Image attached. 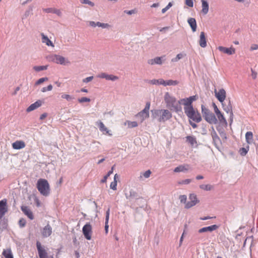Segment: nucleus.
<instances>
[{
  "label": "nucleus",
  "instance_id": "nucleus-60",
  "mask_svg": "<svg viewBox=\"0 0 258 258\" xmlns=\"http://www.w3.org/2000/svg\"><path fill=\"white\" fill-rule=\"evenodd\" d=\"M124 12L126 13L127 14H128V15H132V14H133L135 13L134 10L125 11Z\"/></svg>",
  "mask_w": 258,
  "mask_h": 258
},
{
  "label": "nucleus",
  "instance_id": "nucleus-8",
  "mask_svg": "<svg viewBox=\"0 0 258 258\" xmlns=\"http://www.w3.org/2000/svg\"><path fill=\"white\" fill-rule=\"evenodd\" d=\"M150 107V103L148 102L146 104L145 108L140 112H139L136 116L139 117L141 120V122H142L145 119L149 117V109Z\"/></svg>",
  "mask_w": 258,
  "mask_h": 258
},
{
  "label": "nucleus",
  "instance_id": "nucleus-44",
  "mask_svg": "<svg viewBox=\"0 0 258 258\" xmlns=\"http://www.w3.org/2000/svg\"><path fill=\"white\" fill-rule=\"evenodd\" d=\"M52 89V85L50 84V85H49L47 87H43L41 91L42 92H45L46 91H51Z\"/></svg>",
  "mask_w": 258,
  "mask_h": 258
},
{
  "label": "nucleus",
  "instance_id": "nucleus-46",
  "mask_svg": "<svg viewBox=\"0 0 258 258\" xmlns=\"http://www.w3.org/2000/svg\"><path fill=\"white\" fill-rule=\"evenodd\" d=\"M117 181H113L112 182H111L110 187L111 189H112L114 190H116V186H117Z\"/></svg>",
  "mask_w": 258,
  "mask_h": 258
},
{
  "label": "nucleus",
  "instance_id": "nucleus-22",
  "mask_svg": "<svg viewBox=\"0 0 258 258\" xmlns=\"http://www.w3.org/2000/svg\"><path fill=\"white\" fill-rule=\"evenodd\" d=\"M200 45L203 48H205L207 46V41L205 36V34L204 32H201L199 40Z\"/></svg>",
  "mask_w": 258,
  "mask_h": 258
},
{
  "label": "nucleus",
  "instance_id": "nucleus-5",
  "mask_svg": "<svg viewBox=\"0 0 258 258\" xmlns=\"http://www.w3.org/2000/svg\"><path fill=\"white\" fill-rule=\"evenodd\" d=\"M202 112L205 119L209 123H216L217 120L215 115L204 105L202 106Z\"/></svg>",
  "mask_w": 258,
  "mask_h": 258
},
{
  "label": "nucleus",
  "instance_id": "nucleus-29",
  "mask_svg": "<svg viewBox=\"0 0 258 258\" xmlns=\"http://www.w3.org/2000/svg\"><path fill=\"white\" fill-rule=\"evenodd\" d=\"M253 139V134L251 132H247L245 134L246 142L248 144H250L252 142Z\"/></svg>",
  "mask_w": 258,
  "mask_h": 258
},
{
  "label": "nucleus",
  "instance_id": "nucleus-52",
  "mask_svg": "<svg viewBox=\"0 0 258 258\" xmlns=\"http://www.w3.org/2000/svg\"><path fill=\"white\" fill-rule=\"evenodd\" d=\"M182 56H183V55H182V54H181V53L178 54L176 55V57H175V58H173V59H172V61H178V60H179L180 59H181V58L182 57Z\"/></svg>",
  "mask_w": 258,
  "mask_h": 258
},
{
  "label": "nucleus",
  "instance_id": "nucleus-18",
  "mask_svg": "<svg viewBox=\"0 0 258 258\" xmlns=\"http://www.w3.org/2000/svg\"><path fill=\"white\" fill-rule=\"evenodd\" d=\"M218 228V226L217 225H213L210 226L203 227L199 230V233H201L207 232H212L216 230Z\"/></svg>",
  "mask_w": 258,
  "mask_h": 258
},
{
  "label": "nucleus",
  "instance_id": "nucleus-56",
  "mask_svg": "<svg viewBox=\"0 0 258 258\" xmlns=\"http://www.w3.org/2000/svg\"><path fill=\"white\" fill-rule=\"evenodd\" d=\"M34 201H35V203L37 207H40L41 205V203H40L39 200L37 198H36V199H35Z\"/></svg>",
  "mask_w": 258,
  "mask_h": 258
},
{
  "label": "nucleus",
  "instance_id": "nucleus-36",
  "mask_svg": "<svg viewBox=\"0 0 258 258\" xmlns=\"http://www.w3.org/2000/svg\"><path fill=\"white\" fill-rule=\"evenodd\" d=\"M61 97L62 99H66L68 101H71L74 99L73 96L67 94H62Z\"/></svg>",
  "mask_w": 258,
  "mask_h": 258
},
{
  "label": "nucleus",
  "instance_id": "nucleus-25",
  "mask_svg": "<svg viewBox=\"0 0 258 258\" xmlns=\"http://www.w3.org/2000/svg\"><path fill=\"white\" fill-rule=\"evenodd\" d=\"M187 22L190 26L193 32H195L197 30V23L195 18H190L188 19Z\"/></svg>",
  "mask_w": 258,
  "mask_h": 258
},
{
  "label": "nucleus",
  "instance_id": "nucleus-62",
  "mask_svg": "<svg viewBox=\"0 0 258 258\" xmlns=\"http://www.w3.org/2000/svg\"><path fill=\"white\" fill-rule=\"evenodd\" d=\"M118 178H119V176L117 174H115L114 176V180L113 181H117Z\"/></svg>",
  "mask_w": 258,
  "mask_h": 258
},
{
  "label": "nucleus",
  "instance_id": "nucleus-41",
  "mask_svg": "<svg viewBox=\"0 0 258 258\" xmlns=\"http://www.w3.org/2000/svg\"><path fill=\"white\" fill-rule=\"evenodd\" d=\"M97 26L101 27L102 28H107L110 27V25L107 23H103L98 22L96 23Z\"/></svg>",
  "mask_w": 258,
  "mask_h": 258
},
{
  "label": "nucleus",
  "instance_id": "nucleus-17",
  "mask_svg": "<svg viewBox=\"0 0 258 258\" xmlns=\"http://www.w3.org/2000/svg\"><path fill=\"white\" fill-rule=\"evenodd\" d=\"M42 104V101L40 100H38L37 101H36L35 102H34V103L31 104L27 108L26 111L27 112H31V111H33V110L38 108L40 106H41Z\"/></svg>",
  "mask_w": 258,
  "mask_h": 258
},
{
  "label": "nucleus",
  "instance_id": "nucleus-53",
  "mask_svg": "<svg viewBox=\"0 0 258 258\" xmlns=\"http://www.w3.org/2000/svg\"><path fill=\"white\" fill-rule=\"evenodd\" d=\"M172 6V4L169 3L168 5L164 8L162 10V13H165Z\"/></svg>",
  "mask_w": 258,
  "mask_h": 258
},
{
  "label": "nucleus",
  "instance_id": "nucleus-64",
  "mask_svg": "<svg viewBox=\"0 0 258 258\" xmlns=\"http://www.w3.org/2000/svg\"><path fill=\"white\" fill-rule=\"evenodd\" d=\"M159 6V4L158 3H154L153 4L152 6H151V7L152 8H156V7H157Z\"/></svg>",
  "mask_w": 258,
  "mask_h": 258
},
{
  "label": "nucleus",
  "instance_id": "nucleus-61",
  "mask_svg": "<svg viewBox=\"0 0 258 258\" xmlns=\"http://www.w3.org/2000/svg\"><path fill=\"white\" fill-rule=\"evenodd\" d=\"M225 110L227 112H229L230 115V117H232V116H233V112H232V109H231V107L230 108H228L227 110H226V109H225Z\"/></svg>",
  "mask_w": 258,
  "mask_h": 258
},
{
  "label": "nucleus",
  "instance_id": "nucleus-48",
  "mask_svg": "<svg viewBox=\"0 0 258 258\" xmlns=\"http://www.w3.org/2000/svg\"><path fill=\"white\" fill-rule=\"evenodd\" d=\"M181 203H186V196L185 195H181L179 198Z\"/></svg>",
  "mask_w": 258,
  "mask_h": 258
},
{
  "label": "nucleus",
  "instance_id": "nucleus-31",
  "mask_svg": "<svg viewBox=\"0 0 258 258\" xmlns=\"http://www.w3.org/2000/svg\"><path fill=\"white\" fill-rule=\"evenodd\" d=\"M149 63L151 64H161L162 63V60H161V57H156L154 59H152L149 61Z\"/></svg>",
  "mask_w": 258,
  "mask_h": 258
},
{
  "label": "nucleus",
  "instance_id": "nucleus-26",
  "mask_svg": "<svg viewBox=\"0 0 258 258\" xmlns=\"http://www.w3.org/2000/svg\"><path fill=\"white\" fill-rule=\"evenodd\" d=\"M42 36V42L44 43H45L47 46H54L52 42L49 40V39L43 33H41Z\"/></svg>",
  "mask_w": 258,
  "mask_h": 258
},
{
  "label": "nucleus",
  "instance_id": "nucleus-42",
  "mask_svg": "<svg viewBox=\"0 0 258 258\" xmlns=\"http://www.w3.org/2000/svg\"><path fill=\"white\" fill-rule=\"evenodd\" d=\"M48 79L47 77L40 78L38 80H37V81L36 82L35 84L36 85L41 84L42 83H43L44 82L48 81Z\"/></svg>",
  "mask_w": 258,
  "mask_h": 258
},
{
  "label": "nucleus",
  "instance_id": "nucleus-59",
  "mask_svg": "<svg viewBox=\"0 0 258 258\" xmlns=\"http://www.w3.org/2000/svg\"><path fill=\"white\" fill-rule=\"evenodd\" d=\"M47 115V114L46 113H44L42 114L40 116V120L44 119L45 117H46Z\"/></svg>",
  "mask_w": 258,
  "mask_h": 258
},
{
  "label": "nucleus",
  "instance_id": "nucleus-49",
  "mask_svg": "<svg viewBox=\"0 0 258 258\" xmlns=\"http://www.w3.org/2000/svg\"><path fill=\"white\" fill-rule=\"evenodd\" d=\"M185 3L187 6L189 7H193L194 6V3L192 0H185Z\"/></svg>",
  "mask_w": 258,
  "mask_h": 258
},
{
  "label": "nucleus",
  "instance_id": "nucleus-15",
  "mask_svg": "<svg viewBox=\"0 0 258 258\" xmlns=\"http://www.w3.org/2000/svg\"><path fill=\"white\" fill-rule=\"evenodd\" d=\"M12 147L15 150H20L23 149L25 147L26 144L22 140H18L16 142H14L12 145Z\"/></svg>",
  "mask_w": 258,
  "mask_h": 258
},
{
  "label": "nucleus",
  "instance_id": "nucleus-11",
  "mask_svg": "<svg viewBox=\"0 0 258 258\" xmlns=\"http://www.w3.org/2000/svg\"><path fill=\"white\" fill-rule=\"evenodd\" d=\"M36 247L40 258H48V253L39 241L36 242Z\"/></svg>",
  "mask_w": 258,
  "mask_h": 258
},
{
  "label": "nucleus",
  "instance_id": "nucleus-45",
  "mask_svg": "<svg viewBox=\"0 0 258 258\" xmlns=\"http://www.w3.org/2000/svg\"><path fill=\"white\" fill-rule=\"evenodd\" d=\"M151 174V171L150 170H148L145 172L141 174L146 178H149Z\"/></svg>",
  "mask_w": 258,
  "mask_h": 258
},
{
  "label": "nucleus",
  "instance_id": "nucleus-63",
  "mask_svg": "<svg viewBox=\"0 0 258 258\" xmlns=\"http://www.w3.org/2000/svg\"><path fill=\"white\" fill-rule=\"evenodd\" d=\"M204 178V177L202 175H198L196 177V179L198 180L202 179Z\"/></svg>",
  "mask_w": 258,
  "mask_h": 258
},
{
  "label": "nucleus",
  "instance_id": "nucleus-14",
  "mask_svg": "<svg viewBox=\"0 0 258 258\" xmlns=\"http://www.w3.org/2000/svg\"><path fill=\"white\" fill-rule=\"evenodd\" d=\"M98 78H104L107 80L115 81L118 80V77L113 75H108L105 73H102L97 76Z\"/></svg>",
  "mask_w": 258,
  "mask_h": 258
},
{
  "label": "nucleus",
  "instance_id": "nucleus-6",
  "mask_svg": "<svg viewBox=\"0 0 258 258\" xmlns=\"http://www.w3.org/2000/svg\"><path fill=\"white\" fill-rule=\"evenodd\" d=\"M197 99L198 97L197 95H194L190 96L188 98L181 99L179 100L180 105H181V104L184 105V111H185V108H187L188 107H193L192 103L194 101L197 100Z\"/></svg>",
  "mask_w": 258,
  "mask_h": 258
},
{
  "label": "nucleus",
  "instance_id": "nucleus-2",
  "mask_svg": "<svg viewBox=\"0 0 258 258\" xmlns=\"http://www.w3.org/2000/svg\"><path fill=\"white\" fill-rule=\"evenodd\" d=\"M36 187L41 195L44 197H47L50 194V188L48 181L43 178L38 180Z\"/></svg>",
  "mask_w": 258,
  "mask_h": 258
},
{
  "label": "nucleus",
  "instance_id": "nucleus-40",
  "mask_svg": "<svg viewBox=\"0 0 258 258\" xmlns=\"http://www.w3.org/2000/svg\"><path fill=\"white\" fill-rule=\"evenodd\" d=\"M178 84V82L177 81H173V80H168L167 82H165V84H163L164 86H170V85H176Z\"/></svg>",
  "mask_w": 258,
  "mask_h": 258
},
{
  "label": "nucleus",
  "instance_id": "nucleus-23",
  "mask_svg": "<svg viewBox=\"0 0 258 258\" xmlns=\"http://www.w3.org/2000/svg\"><path fill=\"white\" fill-rule=\"evenodd\" d=\"M202 12L203 14L206 15L209 12V4L205 0H202Z\"/></svg>",
  "mask_w": 258,
  "mask_h": 258
},
{
  "label": "nucleus",
  "instance_id": "nucleus-3",
  "mask_svg": "<svg viewBox=\"0 0 258 258\" xmlns=\"http://www.w3.org/2000/svg\"><path fill=\"white\" fill-rule=\"evenodd\" d=\"M185 114L189 120H192L197 123L202 120V116L198 110L194 107H188L185 109Z\"/></svg>",
  "mask_w": 258,
  "mask_h": 258
},
{
  "label": "nucleus",
  "instance_id": "nucleus-55",
  "mask_svg": "<svg viewBox=\"0 0 258 258\" xmlns=\"http://www.w3.org/2000/svg\"><path fill=\"white\" fill-rule=\"evenodd\" d=\"M258 49V45L256 44H253L250 46V50L252 51Z\"/></svg>",
  "mask_w": 258,
  "mask_h": 258
},
{
  "label": "nucleus",
  "instance_id": "nucleus-35",
  "mask_svg": "<svg viewBox=\"0 0 258 258\" xmlns=\"http://www.w3.org/2000/svg\"><path fill=\"white\" fill-rule=\"evenodd\" d=\"M124 124L125 125L127 124L128 128L136 127L138 126V124L137 121H126L124 123Z\"/></svg>",
  "mask_w": 258,
  "mask_h": 258
},
{
  "label": "nucleus",
  "instance_id": "nucleus-33",
  "mask_svg": "<svg viewBox=\"0 0 258 258\" xmlns=\"http://www.w3.org/2000/svg\"><path fill=\"white\" fill-rule=\"evenodd\" d=\"M150 83L153 85H156V84H160V85H163L165 84V81L162 79L156 80L154 79L152 80H151L150 81Z\"/></svg>",
  "mask_w": 258,
  "mask_h": 258
},
{
  "label": "nucleus",
  "instance_id": "nucleus-7",
  "mask_svg": "<svg viewBox=\"0 0 258 258\" xmlns=\"http://www.w3.org/2000/svg\"><path fill=\"white\" fill-rule=\"evenodd\" d=\"M48 58L49 61H51L57 64L65 65L70 63L65 57L59 55L53 54L50 55Z\"/></svg>",
  "mask_w": 258,
  "mask_h": 258
},
{
  "label": "nucleus",
  "instance_id": "nucleus-37",
  "mask_svg": "<svg viewBox=\"0 0 258 258\" xmlns=\"http://www.w3.org/2000/svg\"><path fill=\"white\" fill-rule=\"evenodd\" d=\"M200 188L205 190H211L213 188V186L210 184H202L200 185Z\"/></svg>",
  "mask_w": 258,
  "mask_h": 258
},
{
  "label": "nucleus",
  "instance_id": "nucleus-16",
  "mask_svg": "<svg viewBox=\"0 0 258 258\" xmlns=\"http://www.w3.org/2000/svg\"><path fill=\"white\" fill-rule=\"evenodd\" d=\"M21 210L25 215H26L30 220L34 219V215L30 210V209L27 206H22Z\"/></svg>",
  "mask_w": 258,
  "mask_h": 258
},
{
  "label": "nucleus",
  "instance_id": "nucleus-20",
  "mask_svg": "<svg viewBox=\"0 0 258 258\" xmlns=\"http://www.w3.org/2000/svg\"><path fill=\"white\" fill-rule=\"evenodd\" d=\"M190 169L188 164H183L178 166L174 169L175 172H185Z\"/></svg>",
  "mask_w": 258,
  "mask_h": 258
},
{
  "label": "nucleus",
  "instance_id": "nucleus-1",
  "mask_svg": "<svg viewBox=\"0 0 258 258\" xmlns=\"http://www.w3.org/2000/svg\"><path fill=\"white\" fill-rule=\"evenodd\" d=\"M164 99L167 108L170 111L177 113L181 111L182 107L180 105L179 100H177L175 97L171 95L168 92L165 93Z\"/></svg>",
  "mask_w": 258,
  "mask_h": 258
},
{
  "label": "nucleus",
  "instance_id": "nucleus-57",
  "mask_svg": "<svg viewBox=\"0 0 258 258\" xmlns=\"http://www.w3.org/2000/svg\"><path fill=\"white\" fill-rule=\"evenodd\" d=\"M89 25L92 27H95L97 26L96 23L94 21H89Z\"/></svg>",
  "mask_w": 258,
  "mask_h": 258
},
{
  "label": "nucleus",
  "instance_id": "nucleus-19",
  "mask_svg": "<svg viewBox=\"0 0 258 258\" xmlns=\"http://www.w3.org/2000/svg\"><path fill=\"white\" fill-rule=\"evenodd\" d=\"M51 233L52 228L49 224L45 226L42 231V235L44 237L49 236L51 234Z\"/></svg>",
  "mask_w": 258,
  "mask_h": 258
},
{
  "label": "nucleus",
  "instance_id": "nucleus-32",
  "mask_svg": "<svg viewBox=\"0 0 258 258\" xmlns=\"http://www.w3.org/2000/svg\"><path fill=\"white\" fill-rule=\"evenodd\" d=\"M216 115H217V118H218L219 120L222 122L224 123H227V121L225 117H224L223 114L220 111L219 112H217Z\"/></svg>",
  "mask_w": 258,
  "mask_h": 258
},
{
  "label": "nucleus",
  "instance_id": "nucleus-27",
  "mask_svg": "<svg viewBox=\"0 0 258 258\" xmlns=\"http://www.w3.org/2000/svg\"><path fill=\"white\" fill-rule=\"evenodd\" d=\"M2 254L5 258H14L12 251L10 248L4 249Z\"/></svg>",
  "mask_w": 258,
  "mask_h": 258
},
{
  "label": "nucleus",
  "instance_id": "nucleus-21",
  "mask_svg": "<svg viewBox=\"0 0 258 258\" xmlns=\"http://www.w3.org/2000/svg\"><path fill=\"white\" fill-rule=\"evenodd\" d=\"M98 125L101 132L104 133H105L106 134H107L110 136L112 135L110 131L108 130L102 121H99L98 123Z\"/></svg>",
  "mask_w": 258,
  "mask_h": 258
},
{
  "label": "nucleus",
  "instance_id": "nucleus-51",
  "mask_svg": "<svg viewBox=\"0 0 258 258\" xmlns=\"http://www.w3.org/2000/svg\"><path fill=\"white\" fill-rule=\"evenodd\" d=\"M19 225L21 227H23L26 225V220L24 219H21L19 221Z\"/></svg>",
  "mask_w": 258,
  "mask_h": 258
},
{
  "label": "nucleus",
  "instance_id": "nucleus-54",
  "mask_svg": "<svg viewBox=\"0 0 258 258\" xmlns=\"http://www.w3.org/2000/svg\"><path fill=\"white\" fill-rule=\"evenodd\" d=\"M93 77L90 76V77H87V78L83 79V82L84 83H88V82L91 81L93 80Z\"/></svg>",
  "mask_w": 258,
  "mask_h": 258
},
{
  "label": "nucleus",
  "instance_id": "nucleus-50",
  "mask_svg": "<svg viewBox=\"0 0 258 258\" xmlns=\"http://www.w3.org/2000/svg\"><path fill=\"white\" fill-rule=\"evenodd\" d=\"M191 180L190 179H186L178 182L180 184H187L191 182Z\"/></svg>",
  "mask_w": 258,
  "mask_h": 258
},
{
  "label": "nucleus",
  "instance_id": "nucleus-38",
  "mask_svg": "<svg viewBox=\"0 0 258 258\" xmlns=\"http://www.w3.org/2000/svg\"><path fill=\"white\" fill-rule=\"evenodd\" d=\"M47 69V66H34L33 69L36 72H39L43 70H46Z\"/></svg>",
  "mask_w": 258,
  "mask_h": 258
},
{
  "label": "nucleus",
  "instance_id": "nucleus-13",
  "mask_svg": "<svg viewBox=\"0 0 258 258\" xmlns=\"http://www.w3.org/2000/svg\"><path fill=\"white\" fill-rule=\"evenodd\" d=\"M218 49L221 52H222L228 55H232L235 53V49L233 47L227 48L225 47L220 46L218 47Z\"/></svg>",
  "mask_w": 258,
  "mask_h": 258
},
{
  "label": "nucleus",
  "instance_id": "nucleus-4",
  "mask_svg": "<svg viewBox=\"0 0 258 258\" xmlns=\"http://www.w3.org/2000/svg\"><path fill=\"white\" fill-rule=\"evenodd\" d=\"M158 117V120L160 122H164L172 118V115L170 111L168 109H160L155 110L153 116Z\"/></svg>",
  "mask_w": 258,
  "mask_h": 258
},
{
  "label": "nucleus",
  "instance_id": "nucleus-34",
  "mask_svg": "<svg viewBox=\"0 0 258 258\" xmlns=\"http://www.w3.org/2000/svg\"><path fill=\"white\" fill-rule=\"evenodd\" d=\"M249 147L247 146L246 148H241L239 150V153L241 156H244L246 155L248 151H249Z\"/></svg>",
  "mask_w": 258,
  "mask_h": 258
},
{
  "label": "nucleus",
  "instance_id": "nucleus-12",
  "mask_svg": "<svg viewBox=\"0 0 258 258\" xmlns=\"http://www.w3.org/2000/svg\"><path fill=\"white\" fill-rule=\"evenodd\" d=\"M215 96L217 99L222 103L226 98V91L224 89H221L218 91L216 89L214 91Z\"/></svg>",
  "mask_w": 258,
  "mask_h": 258
},
{
  "label": "nucleus",
  "instance_id": "nucleus-39",
  "mask_svg": "<svg viewBox=\"0 0 258 258\" xmlns=\"http://www.w3.org/2000/svg\"><path fill=\"white\" fill-rule=\"evenodd\" d=\"M113 167H112V168H111V170H110L109 171H108L107 174L104 176L103 179L101 180V182L102 183H104V182H106L107 178L112 173V172H113Z\"/></svg>",
  "mask_w": 258,
  "mask_h": 258
},
{
  "label": "nucleus",
  "instance_id": "nucleus-30",
  "mask_svg": "<svg viewBox=\"0 0 258 258\" xmlns=\"http://www.w3.org/2000/svg\"><path fill=\"white\" fill-rule=\"evenodd\" d=\"M109 209H108V210L106 211V217H105V232L107 234L108 233V221H109Z\"/></svg>",
  "mask_w": 258,
  "mask_h": 258
},
{
  "label": "nucleus",
  "instance_id": "nucleus-9",
  "mask_svg": "<svg viewBox=\"0 0 258 258\" xmlns=\"http://www.w3.org/2000/svg\"><path fill=\"white\" fill-rule=\"evenodd\" d=\"M92 229V226L90 223L85 224L83 227L82 231L83 234L87 240L91 239Z\"/></svg>",
  "mask_w": 258,
  "mask_h": 258
},
{
  "label": "nucleus",
  "instance_id": "nucleus-43",
  "mask_svg": "<svg viewBox=\"0 0 258 258\" xmlns=\"http://www.w3.org/2000/svg\"><path fill=\"white\" fill-rule=\"evenodd\" d=\"M90 99L87 97H82L81 98L78 99V101L80 103H83L85 102H90Z\"/></svg>",
  "mask_w": 258,
  "mask_h": 258
},
{
  "label": "nucleus",
  "instance_id": "nucleus-58",
  "mask_svg": "<svg viewBox=\"0 0 258 258\" xmlns=\"http://www.w3.org/2000/svg\"><path fill=\"white\" fill-rule=\"evenodd\" d=\"M189 123L194 128H196L198 126L197 125L191 120H189Z\"/></svg>",
  "mask_w": 258,
  "mask_h": 258
},
{
  "label": "nucleus",
  "instance_id": "nucleus-47",
  "mask_svg": "<svg viewBox=\"0 0 258 258\" xmlns=\"http://www.w3.org/2000/svg\"><path fill=\"white\" fill-rule=\"evenodd\" d=\"M81 3L82 4L89 5L92 7H93L94 6V4L89 0H81Z\"/></svg>",
  "mask_w": 258,
  "mask_h": 258
},
{
  "label": "nucleus",
  "instance_id": "nucleus-10",
  "mask_svg": "<svg viewBox=\"0 0 258 258\" xmlns=\"http://www.w3.org/2000/svg\"><path fill=\"white\" fill-rule=\"evenodd\" d=\"M189 199L190 201L186 203L185 205V208L186 209H189L195 206L199 202V201L197 199V196L194 194H190L189 196Z\"/></svg>",
  "mask_w": 258,
  "mask_h": 258
},
{
  "label": "nucleus",
  "instance_id": "nucleus-24",
  "mask_svg": "<svg viewBox=\"0 0 258 258\" xmlns=\"http://www.w3.org/2000/svg\"><path fill=\"white\" fill-rule=\"evenodd\" d=\"M43 12L47 13H54L57 15L60 16L61 15V12L60 10L54 8H46L43 9Z\"/></svg>",
  "mask_w": 258,
  "mask_h": 258
},
{
  "label": "nucleus",
  "instance_id": "nucleus-28",
  "mask_svg": "<svg viewBox=\"0 0 258 258\" xmlns=\"http://www.w3.org/2000/svg\"><path fill=\"white\" fill-rule=\"evenodd\" d=\"M186 141L191 146L197 144L196 138L194 136H188L186 137Z\"/></svg>",
  "mask_w": 258,
  "mask_h": 258
}]
</instances>
